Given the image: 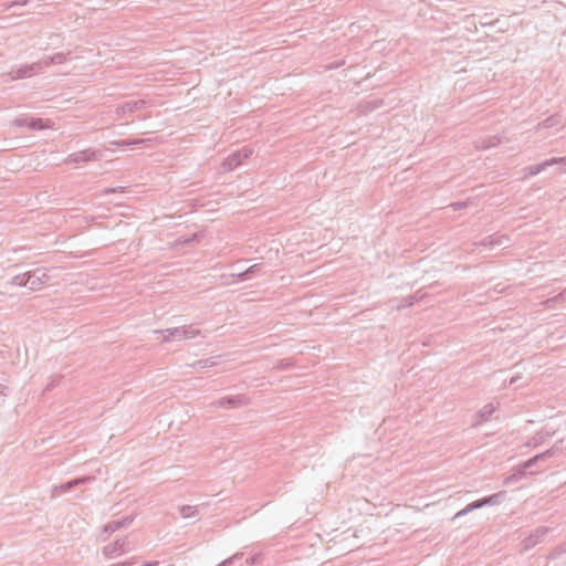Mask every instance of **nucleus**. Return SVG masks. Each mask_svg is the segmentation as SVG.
<instances>
[{"label": "nucleus", "mask_w": 566, "mask_h": 566, "mask_svg": "<svg viewBox=\"0 0 566 566\" xmlns=\"http://www.w3.org/2000/svg\"><path fill=\"white\" fill-rule=\"evenodd\" d=\"M48 280L46 274L42 273L41 275H36V273H33L29 275L28 280L25 281V285L30 290H39Z\"/></svg>", "instance_id": "nucleus-1"}]
</instances>
